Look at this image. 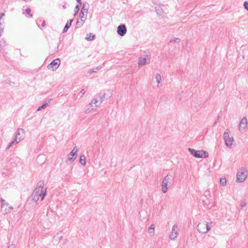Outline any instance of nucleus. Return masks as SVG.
Listing matches in <instances>:
<instances>
[{"label":"nucleus","instance_id":"obj_1","mask_svg":"<svg viewBox=\"0 0 248 248\" xmlns=\"http://www.w3.org/2000/svg\"><path fill=\"white\" fill-rule=\"evenodd\" d=\"M109 93L107 94V97H105L106 93H100L95 96L92 101L85 107L84 111L86 113L92 112L95 110L102 103L105 99H108L111 96V93L108 91Z\"/></svg>","mask_w":248,"mask_h":248},{"label":"nucleus","instance_id":"obj_2","mask_svg":"<svg viewBox=\"0 0 248 248\" xmlns=\"http://www.w3.org/2000/svg\"><path fill=\"white\" fill-rule=\"evenodd\" d=\"M44 182L42 181H40L38 183L37 187L31 196V199L32 201L36 202L39 200L40 197H41V201L44 200L46 195V189L44 188Z\"/></svg>","mask_w":248,"mask_h":248},{"label":"nucleus","instance_id":"obj_3","mask_svg":"<svg viewBox=\"0 0 248 248\" xmlns=\"http://www.w3.org/2000/svg\"><path fill=\"white\" fill-rule=\"evenodd\" d=\"M172 180V176L167 174L162 179L161 183V190L163 193H166L169 187L170 186Z\"/></svg>","mask_w":248,"mask_h":248},{"label":"nucleus","instance_id":"obj_4","mask_svg":"<svg viewBox=\"0 0 248 248\" xmlns=\"http://www.w3.org/2000/svg\"><path fill=\"white\" fill-rule=\"evenodd\" d=\"M212 222L208 223L205 222H200L197 225V230L200 233H206L212 228Z\"/></svg>","mask_w":248,"mask_h":248},{"label":"nucleus","instance_id":"obj_5","mask_svg":"<svg viewBox=\"0 0 248 248\" xmlns=\"http://www.w3.org/2000/svg\"><path fill=\"white\" fill-rule=\"evenodd\" d=\"M188 151L190 154L195 157L206 158L208 156V152L203 150H196L189 148Z\"/></svg>","mask_w":248,"mask_h":248},{"label":"nucleus","instance_id":"obj_6","mask_svg":"<svg viewBox=\"0 0 248 248\" xmlns=\"http://www.w3.org/2000/svg\"><path fill=\"white\" fill-rule=\"evenodd\" d=\"M225 145L227 147L231 148L232 146L234 139L232 136L230 135L228 132L226 131L223 135Z\"/></svg>","mask_w":248,"mask_h":248},{"label":"nucleus","instance_id":"obj_7","mask_svg":"<svg viewBox=\"0 0 248 248\" xmlns=\"http://www.w3.org/2000/svg\"><path fill=\"white\" fill-rule=\"evenodd\" d=\"M247 171L245 168L240 169L237 172L236 181L238 182H244L247 178Z\"/></svg>","mask_w":248,"mask_h":248},{"label":"nucleus","instance_id":"obj_8","mask_svg":"<svg viewBox=\"0 0 248 248\" xmlns=\"http://www.w3.org/2000/svg\"><path fill=\"white\" fill-rule=\"evenodd\" d=\"M1 202V210L4 214H7L11 212V210L13 209L12 206H10L9 204L6 202L5 200L2 198L0 199Z\"/></svg>","mask_w":248,"mask_h":248},{"label":"nucleus","instance_id":"obj_9","mask_svg":"<svg viewBox=\"0 0 248 248\" xmlns=\"http://www.w3.org/2000/svg\"><path fill=\"white\" fill-rule=\"evenodd\" d=\"M150 62V56L148 55L140 56L139 58L138 64L139 66H143Z\"/></svg>","mask_w":248,"mask_h":248},{"label":"nucleus","instance_id":"obj_10","mask_svg":"<svg viewBox=\"0 0 248 248\" xmlns=\"http://www.w3.org/2000/svg\"><path fill=\"white\" fill-rule=\"evenodd\" d=\"M60 60L57 58L52 61L48 65L47 68L52 71H55L58 69L60 64Z\"/></svg>","mask_w":248,"mask_h":248},{"label":"nucleus","instance_id":"obj_11","mask_svg":"<svg viewBox=\"0 0 248 248\" xmlns=\"http://www.w3.org/2000/svg\"><path fill=\"white\" fill-rule=\"evenodd\" d=\"M178 226L176 224H175L172 227L171 231L169 236L170 239L172 240H175L178 236Z\"/></svg>","mask_w":248,"mask_h":248},{"label":"nucleus","instance_id":"obj_12","mask_svg":"<svg viewBox=\"0 0 248 248\" xmlns=\"http://www.w3.org/2000/svg\"><path fill=\"white\" fill-rule=\"evenodd\" d=\"M25 131L22 128H18L15 134V138L20 141L24 139Z\"/></svg>","mask_w":248,"mask_h":248},{"label":"nucleus","instance_id":"obj_13","mask_svg":"<svg viewBox=\"0 0 248 248\" xmlns=\"http://www.w3.org/2000/svg\"><path fill=\"white\" fill-rule=\"evenodd\" d=\"M78 149L76 146L74 147L71 152L68 155V160L71 162H73L77 156V152Z\"/></svg>","mask_w":248,"mask_h":248},{"label":"nucleus","instance_id":"obj_14","mask_svg":"<svg viewBox=\"0 0 248 248\" xmlns=\"http://www.w3.org/2000/svg\"><path fill=\"white\" fill-rule=\"evenodd\" d=\"M248 126V120L246 117H244L240 121L238 124L239 130L243 132Z\"/></svg>","mask_w":248,"mask_h":248},{"label":"nucleus","instance_id":"obj_15","mask_svg":"<svg viewBox=\"0 0 248 248\" xmlns=\"http://www.w3.org/2000/svg\"><path fill=\"white\" fill-rule=\"evenodd\" d=\"M117 33L121 36H124L127 32V29L125 25L121 24L117 27Z\"/></svg>","mask_w":248,"mask_h":248},{"label":"nucleus","instance_id":"obj_16","mask_svg":"<svg viewBox=\"0 0 248 248\" xmlns=\"http://www.w3.org/2000/svg\"><path fill=\"white\" fill-rule=\"evenodd\" d=\"M88 9L85 8V5H83L82 7L80 12L79 13V18H82L83 19H86L87 17Z\"/></svg>","mask_w":248,"mask_h":248},{"label":"nucleus","instance_id":"obj_17","mask_svg":"<svg viewBox=\"0 0 248 248\" xmlns=\"http://www.w3.org/2000/svg\"><path fill=\"white\" fill-rule=\"evenodd\" d=\"M86 20V19H83L82 18H79L77 21L76 24V28H79L82 27Z\"/></svg>","mask_w":248,"mask_h":248},{"label":"nucleus","instance_id":"obj_18","mask_svg":"<svg viewBox=\"0 0 248 248\" xmlns=\"http://www.w3.org/2000/svg\"><path fill=\"white\" fill-rule=\"evenodd\" d=\"M73 21V19H70L69 20H68L67 21V22L64 27V29L63 30V32H65L67 31L68 29L71 26Z\"/></svg>","mask_w":248,"mask_h":248},{"label":"nucleus","instance_id":"obj_19","mask_svg":"<svg viewBox=\"0 0 248 248\" xmlns=\"http://www.w3.org/2000/svg\"><path fill=\"white\" fill-rule=\"evenodd\" d=\"M20 142L19 140H17V139L14 138V140H12L11 142H10L9 144V145L6 147L7 149H10L11 147L16 145L18 143Z\"/></svg>","mask_w":248,"mask_h":248},{"label":"nucleus","instance_id":"obj_20","mask_svg":"<svg viewBox=\"0 0 248 248\" xmlns=\"http://www.w3.org/2000/svg\"><path fill=\"white\" fill-rule=\"evenodd\" d=\"M79 163L82 165L83 166H85L86 165V157L85 155H81L80 156L79 160Z\"/></svg>","mask_w":248,"mask_h":248},{"label":"nucleus","instance_id":"obj_21","mask_svg":"<svg viewBox=\"0 0 248 248\" xmlns=\"http://www.w3.org/2000/svg\"><path fill=\"white\" fill-rule=\"evenodd\" d=\"M94 38L95 35L90 33L87 34V36L86 37L85 39L87 41H92L93 40Z\"/></svg>","mask_w":248,"mask_h":248},{"label":"nucleus","instance_id":"obj_22","mask_svg":"<svg viewBox=\"0 0 248 248\" xmlns=\"http://www.w3.org/2000/svg\"><path fill=\"white\" fill-rule=\"evenodd\" d=\"M155 79L158 84L157 87H159V84L161 82L162 78L160 74H156L155 75Z\"/></svg>","mask_w":248,"mask_h":248},{"label":"nucleus","instance_id":"obj_23","mask_svg":"<svg viewBox=\"0 0 248 248\" xmlns=\"http://www.w3.org/2000/svg\"><path fill=\"white\" fill-rule=\"evenodd\" d=\"M148 232L150 234H154L155 232V225L152 224L148 228Z\"/></svg>","mask_w":248,"mask_h":248},{"label":"nucleus","instance_id":"obj_24","mask_svg":"<svg viewBox=\"0 0 248 248\" xmlns=\"http://www.w3.org/2000/svg\"><path fill=\"white\" fill-rule=\"evenodd\" d=\"M52 99H50L48 101V103H45L43 105H42L41 106L39 107L38 109H37V111H39L41 109H43V108H45L48 105V104L50 103V101H52Z\"/></svg>","mask_w":248,"mask_h":248},{"label":"nucleus","instance_id":"obj_25","mask_svg":"<svg viewBox=\"0 0 248 248\" xmlns=\"http://www.w3.org/2000/svg\"><path fill=\"white\" fill-rule=\"evenodd\" d=\"M6 45V42L4 38L1 39L0 40V47L2 48Z\"/></svg>","mask_w":248,"mask_h":248},{"label":"nucleus","instance_id":"obj_26","mask_svg":"<svg viewBox=\"0 0 248 248\" xmlns=\"http://www.w3.org/2000/svg\"><path fill=\"white\" fill-rule=\"evenodd\" d=\"M87 91V89L86 88L82 89L80 91V92L78 93V96H79L80 97H82L84 95Z\"/></svg>","mask_w":248,"mask_h":248},{"label":"nucleus","instance_id":"obj_27","mask_svg":"<svg viewBox=\"0 0 248 248\" xmlns=\"http://www.w3.org/2000/svg\"><path fill=\"white\" fill-rule=\"evenodd\" d=\"M220 184L221 186H224L226 184V180L225 178H220Z\"/></svg>","mask_w":248,"mask_h":248},{"label":"nucleus","instance_id":"obj_28","mask_svg":"<svg viewBox=\"0 0 248 248\" xmlns=\"http://www.w3.org/2000/svg\"><path fill=\"white\" fill-rule=\"evenodd\" d=\"M62 238V235H61V233H58L57 234V235H55V236L54 237V238L55 239H56V238H58V239H57V241H58V242H59V241L61 240Z\"/></svg>","mask_w":248,"mask_h":248},{"label":"nucleus","instance_id":"obj_29","mask_svg":"<svg viewBox=\"0 0 248 248\" xmlns=\"http://www.w3.org/2000/svg\"><path fill=\"white\" fill-rule=\"evenodd\" d=\"M243 6H244V8L246 10H247V11H248V1H244Z\"/></svg>","mask_w":248,"mask_h":248},{"label":"nucleus","instance_id":"obj_30","mask_svg":"<svg viewBox=\"0 0 248 248\" xmlns=\"http://www.w3.org/2000/svg\"><path fill=\"white\" fill-rule=\"evenodd\" d=\"M25 11H26V13L30 15V17H32V15L31 14V9L29 8H26Z\"/></svg>","mask_w":248,"mask_h":248},{"label":"nucleus","instance_id":"obj_31","mask_svg":"<svg viewBox=\"0 0 248 248\" xmlns=\"http://www.w3.org/2000/svg\"><path fill=\"white\" fill-rule=\"evenodd\" d=\"M4 31L3 26H1L0 27V37L2 35Z\"/></svg>","mask_w":248,"mask_h":248},{"label":"nucleus","instance_id":"obj_32","mask_svg":"<svg viewBox=\"0 0 248 248\" xmlns=\"http://www.w3.org/2000/svg\"><path fill=\"white\" fill-rule=\"evenodd\" d=\"M155 9H156V11L157 14H160L161 13V9L160 10L159 8L157 9L156 8Z\"/></svg>","mask_w":248,"mask_h":248},{"label":"nucleus","instance_id":"obj_33","mask_svg":"<svg viewBox=\"0 0 248 248\" xmlns=\"http://www.w3.org/2000/svg\"><path fill=\"white\" fill-rule=\"evenodd\" d=\"M8 248H16V246L15 245L11 244V245L9 246Z\"/></svg>","mask_w":248,"mask_h":248},{"label":"nucleus","instance_id":"obj_34","mask_svg":"<svg viewBox=\"0 0 248 248\" xmlns=\"http://www.w3.org/2000/svg\"><path fill=\"white\" fill-rule=\"evenodd\" d=\"M4 15H5V14H4V13H0V20H1V19L2 17L3 16H4Z\"/></svg>","mask_w":248,"mask_h":248},{"label":"nucleus","instance_id":"obj_35","mask_svg":"<svg viewBox=\"0 0 248 248\" xmlns=\"http://www.w3.org/2000/svg\"><path fill=\"white\" fill-rule=\"evenodd\" d=\"M177 40H179V39L176 38L174 40H170V43H173V42H176Z\"/></svg>","mask_w":248,"mask_h":248},{"label":"nucleus","instance_id":"obj_36","mask_svg":"<svg viewBox=\"0 0 248 248\" xmlns=\"http://www.w3.org/2000/svg\"><path fill=\"white\" fill-rule=\"evenodd\" d=\"M45 24H46V22H45V21H43V23H42V27H44L45 26Z\"/></svg>","mask_w":248,"mask_h":248},{"label":"nucleus","instance_id":"obj_37","mask_svg":"<svg viewBox=\"0 0 248 248\" xmlns=\"http://www.w3.org/2000/svg\"><path fill=\"white\" fill-rule=\"evenodd\" d=\"M76 10H77V12H78V11L79 9V7H78V5H77V6H76Z\"/></svg>","mask_w":248,"mask_h":248},{"label":"nucleus","instance_id":"obj_38","mask_svg":"<svg viewBox=\"0 0 248 248\" xmlns=\"http://www.w3.org/2000/svg\"><path fill=\"white\" fill-rule=\"evenodd\" d=\"M1 26L3 25L2 22L1 21V20H0V27H1Z\"/></svg>","mask_w":248,"mask_h":248},{"label":"nucleus","instance_id":"obj_39","mask_svg":"<svg viewBox=\"0 0 248 248\" xmlns=\"http://www.w3.org/2000/svg\"><path fill=\"white\" fill-rule=\"evenodd\" d=\"M177 248H185L184 247H182V246H178L177 247Z\"/></svg>","mask_w":248,"mask_h":248},{"label":"nucleus","instance_id":"obj_40","mask_svg":"<svg viewBox=\"0 0 248 248\" xmlns=\"http://www.w3.org/2000/svg\"><path fill=\"white\" fill-rule=\"evenodd\" d=\"M95 72V70H92L90 71V73H93V72Z\"/></svg>","mask_w":248,"mask_h":248},{"label":"nucleus","instance_id":"obj_41","mask_svg":"<svg viewBox=\"0 0 248 248\" xmlns=\"http://www.w3.org/2000/svg\"><path fill=\"white\" fill-rule=\"evenodd\" d=\"M241 207L243 208V207H244L245 206V203H244V204H241Z\"/></svg>","mask_w":248,"mask_h":248},{"label":"nucleus","instance_id":"obj_42","mask_svg":"<svg viewBox=\"0 0 248 248\" xmlns=\"http://www.w3.org/2000/svg\"><path fill=\"white\" fill-rule=\"evenodd\" d=\"M78 2L81 4L80 0H76Z\"/></svg>","mask_w":248,"mask_h":248},{"label":"nucleus","instance_id":"obj_43","mask_svg":"<svg viewBox=\"0 0 248 248\" xmlns=\"http://www.w3.org/2000/svg\"><path fill=\"white\" fill-rule=\"evenodd\" d=\"M62 8L65 9L66 8V6L65 5H63Z\"/></svg>","mask_w":248,"mask_h":248},{"label":"nucleus","instance_id":"obj_44","mask_svg":"<svg viewBox=\"0 0 248 248\" xmlns=\"http://www.w3.org/2000/svg\"><path fill=\"white\" fill-rule=\"evenodd\" d=\"M217 124V122H215L214 123V124Z\"/></svg>","mask_w":248,"mask_h":248}]
</instances>
